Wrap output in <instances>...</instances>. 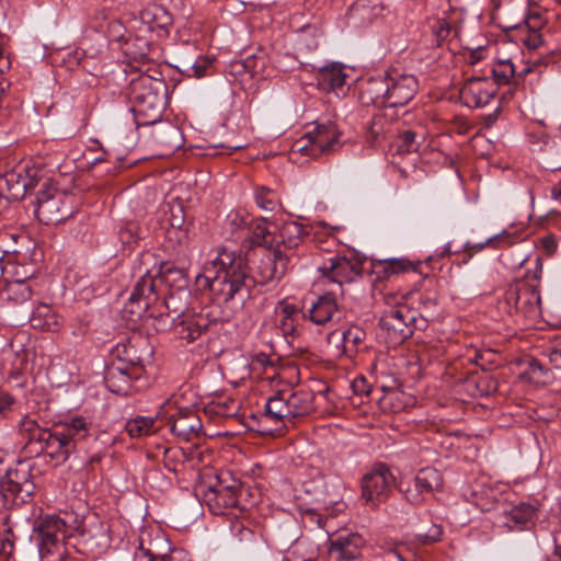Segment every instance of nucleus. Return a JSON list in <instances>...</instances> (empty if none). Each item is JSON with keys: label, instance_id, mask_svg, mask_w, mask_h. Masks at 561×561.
<instances>
[{"label": "nucleus", "instance_id": "bb28decb", "mask_svg": "<svg viewBox=\"0 0 561 561\" xmlns=\"http://www.w3.org/2000/svg\"><path fill=\"white\" fill-rule=\"evenodd\" d=\"M291 397H293V388H284V389L277 390L266 401L265 413L263 414L260 423L266 422V421L279 423L286 417L293 419Z\"/></svg>", "mask_w": 561, "mask_h": 561}, {"label": "nucleus", "instance_id": "6e6552de", "mask_svg": "<svg viewBox=\"0 0 561 561\" xmlns=\"http://www.w3.org/2000/svg\"><path fill=\"white\" fill-rule=\"evenodd\" d=\"M254 255L251 272L248 271V278L252 280L249 284V296L256 285L263 286L271 282H278L286 274L289 262V255L278 248L262 249Z\"/></svg>", "mask_w": 561, "mask_h": 561}, {"label": "nucleus", "instance_id": "4be33fe9", "mask_svg": "<svg viewBox=\"0 0 561 561\" xmlns=\"http://www.w3.org/2000/svg\"><path fill=\"white\" fill-rule=\"evenodd\" d=\"M19 430L25 439L24 451L31 457L43 455L44 444L50 438L51 431L38 425L37 421L25 415L19 422Z\"/></svg>", "mask_w": 561, "mask_h": 561}, {"label": "nucleus", "instance_id": "8fccbe9b", "mask_svg": "<svg viewBox=\"0 0 561 561\" xmlns=\"http://www.w3.org/2000/svg\"><path fill=\"white\" fill-rule=\"evenodd\" d=\"M420 262H412L405 257H388V275L409 271H417Z\"/></svg>", "mask_w": 561, "mask_h": 561}, {"label": "nucleus", "instance_id": "37998d69", "mask_svg": "<svg viewBox=\"0 0 561 561\" xmlns=\"http://www.w3.org/2000/svg\"><path fill=\"white\" fill-rule=\"evenodd\" d=\"M156 419L138 415L127 421L125 431L131 438H141L154 433Z\"/></svg>", "mask_w": 561, "mask_h": 561}, {"label": "nucleus", "instance_id": "338daca9", "mask_svg": "<svg viewBox=\"0 0 561 561\" xmlns=\"http://www.w3.org/2000/svg\"><path fill=\"white\" fill-rule=\"evenodd\" d=\"M450 31H451V27L447 22H445V21L439 22V26L435 32L438 45L440 44L442 41H444L449 35Z\"/></svg>", "mask_w": 561, "mask_h": 561}, {"label": "nucleus", "instance_id": "49530a36", "mask_svg": "<svg viewBox=\"0 0 561 561\" xmlns=\"http://www.w3.org/2000/svg\"><path fill=\"white\" fill-rule=\"evenodd\" d=\"M254 198L256 205L265 211H273L280 206L279 195L270 187L259 186L255 188Z\"/></svg>", "mask_w": 561, "mask_h": 561}, {"label": "nucleus", "instance_id": "dca6fc26", "mask_svg": "<svg viewBox=\"0 0 561 561\" xmlns=\"http://www.w3.org/2000/svg\"><path fill=\"white\" fill-rule=\"evenodd\" d=\"M495 92L496 89L488 75H472L459 89V99L469 108H480L490 103Z\"/></svg>", "mask_w": 561, "mask_h": 561}, {"label": "nucleus", "instance_id": "680f3d73", "mask_svg": "<svg viewBox=\"0 0 561 561\" xmlns=\"http://www.w3.org/2000/svg\"><path fill=\"white\" fill-rule=\"evenodd\" d=\"M259 61L261 64V67L264 65L263 58H257L256 56H250L244 59L242 67L244 71L249 72L251 76H254L257 72V66Z\"/></svg>", "mask_w": 561, "mask_h": 561}, {"label": "nucleus", "instance_id": "e2e57ef3", "mask_svg": "<svg viewBox=\"0 0 561 561\" xmlns=\"http://www.w3.org/2000/svg\"><path fill=\"white\" fill-rule=\"evenodd\" d=\"M228 222L231 226L232 231L241 229L243 227H249V225H248L249 222L245 220V218H243L239 214L230 215L228 217Z\"/></svg>", "mask_w": 561, "mask_h": 561}, {"label": "nucleus", "instance_id": "473e14b6", "mask_svg": "<svg viewBox=\"0 0 561 561\" xmlns=\"http://www.w3.org/2000/svg\"><path fill=\"white\" fill-rule=\"evenodd\" d=\"M141 22L148 25L150 31L158 30L167 36L173 25L172 14L160 4H150L141 10L139 15Z\"/></svg>", "mask_w": 561, "mask_h": 561}, {"label": "nucleus", "instance_id": "5701e85b", "mask_svg": "<svg viewBox=\"0 0 561 561\" xmlns=\"http://www.w3.org/2000/svg\"><path fill=\"white\" fill-rule=\"evenodd\" d=\"M170 431L180 439L190 442L197 436L203 428V423L197 412L191 408H182L168 420Z\"/></svg>", "mask_w": 561, "mask_h": 561}, {"label": "nucleus", "instance_id": "9b49d317", "mask_svg": "<svg viewBox=\"0 0 561 561\" xmlns=\"http://www.w3.org/2000/svg\"><path fill=\"white\" fill-rule=\"evenodd\" d=\"M324 283L336 285L341 296L344 295L343 285L355 282L363 272V263L355 257L334 255L318 267Z\"/></svg>", "mask_w": 561, "mask_h": 561}, {"label": "nucleus", "instance_id": "cd10ccee", "mask_svg": "<svg viewBox=\"0 0 561 561\" xmlns=\"http://www.w3.org/2000/svg\"><path fill=\"white\" fill-rule=\"evenodd\" d=\"M133 369L113 362L105 370L104 382L107 389L116 394L128 396L131 391L134 380H138L141 376L131 375Z\"/></svg>", "mask_w": 561, "mask_h": 561}, {"label": "nucleus", "instance_id": "c85d7f7f", "mask_svg": "<svg viewBox=\"0 0 561 561\" xmlns=\"http://www.w3.org/2000/svg\"><path fill=\"white\" fill-rule=\"evenodd\" d=\"M32 180L21 172L11 171L0 176V196L5 201H20L24 198L31 187Z\"/></svg>", "mask_w": 561, "mask_h": 561}, {"label": "nucleus", "instance_id": "ddd939ff", "mask_svg": "<svg viewBox=\"0 0 561 561\" xmlns=\"http://www.w3.org/2000/svg\"><path fill=\"white\" fill-rule=\"evenodd\" d=\"M35 214L39 221L50 225L67 219L72 211L66 204V196L64 194L44 184L36 196Z\"/></svg>", "mask_w": 561, "mask_h": 561}, {"label": "nucleus", "instance_id": "c03bdc74", "mask_svg": "<svg viewBox=\"0 0 561 561\" xmlns=\"http://www.w3.org/2000/svg\"><path fill=\"white\" fill-rule=\"evenodd\" d=\"M321 84L329 90H336L345 84L346 75L337 65L327 66L319 73Z\"/></svg>", "mask_w": 561, "mask_h": 561}, {"label": "nucleus", "instance_id": "3c124183", "mask_svg": "<svg viewBox=\"0 0 561 561\" xmlns=\"http://www.w3.org/2000/svg\"><path fill=\"white\" fill-rule=\"evenodd\" d=\"M230 531L240 543H252L256 540L255 533L247 527L241 520L232 522Z\"/></svg>", "mask_w": 561, "mask_h": 561}, {"label": "nucleus", "instance_id": "2eb2a0df", "mask_svg": "<svg viewBox=\"0 0 561 561\" xmlns=\"http://www.w3.org/2000/svg\"><path fill=\"white\" fill-rule=\"evenodd\" d=\"M388 476L391 477L399 491L404 494L407 501L414 505L420 504L423 501L422 493H431L434 490L439 489L443 482L439 471L432 467L421 469L414 477L415 490H412L410 488V482H407L403 479H401L397 484L396 477L389 467Z\"/></svg>", "mask_w": 561, "mask_h": 561}, {"label": "nucleus", "instance_id": "f03ea898", "mask_svg": "<svg viewBox=\"0 0 561 561\" xmlns=\"http://www.w3.org/2000/svg\"><path fill=\"white\" fill-rule=\"evenodd\" d=\"M161 286L171 290H188V278L185 270L169 263H162L157 276L147 273L134 286L125 308L131 314L141 318L142 314L159 302Z\"/></svg>", "mask_w": 561, "mask_h": 561}, {"label": "nucleus", "instance_id": "864d4df0", "mask_svg": "<svg viewBox=\"0 0 561 561\" xmlns=\"http://www.w3.org/2000/svg\"><path fill=\"white\" fill-rule=\"evenodd\" d=\"M443 527L438 524H433L426 531L416 534L417 541L422 545H432L442 539Z\"/></svg>", "mask_w": 561, "mask_h": 561}, {"label": "nucleus", "instance_id": "4468645a", "mask_svg": "<svg viewBox=\"0 0 561 561\" xmlns=\"http://www.w3.org/2000/svg\"><path fill=\"white\" fill-rule=\"evenodd\" d=\"M340 131L335 123L328 121L323 124H317L313 130L308 131L297 146L307 140L308 144L298 147L299 151L306 154L318 157L322 153L334 151L339 145Z\"/></svg>", "mask_w": 561, "mask_h": 561}, {"label": "nucleus", "instance_id": "f257e3e1", "mask_svg": "<svg viewBox=\"0 0 561 561\" xmlns=\"http://www.w3.org/2000/svg\"><path fill=\"white\" fill-rule=\"evenodd\" d=\"M215 275L207 277L208 288L218 304L243 305L249 298L247 259L241 252L222 248L213 261Z\"/></svg>", "mask_w": 561, "mask_h": 561}, {"label": "nucleus", "instance_id": "f3484780", "mask_svg": "<svg viewBox=\"0 0 561 561\" xmlns=\"http://www.w3.org/2000/svg\"><path fill=\"white\" fill-rule=\"evenodd\" d=\"M417 91V80L412 73L397 67L388 68V107L407 105Z\"/></svg>", "mask_w": 561, "mask_h": 561}, {"label": "nucleus", "instance_id": "c9c22d12", "mask_svg": "<svg viewBox=\"0 0 561 561\" xmlns=\"http://www.w3.org/2000/svg\"><path fill=\"white\" fill-rule=\"evenodd\" d=\"M306 234V228L301 224L286 221L279 228V240L275 248L280 249V247H284L287 250H294L302 243Z\"/></svg>", "mask_w": 561, "mask_h": 561}, {"label": "nucleus", "instance_id": "4d7b16f0", "mask_svg": "<svg viewBox=\"0 0 561 561\" xmlns=\"http://www.w3.org/2000/svg\"><path fill=\"white\" fill-rule=\"evenodd\" d=\"M170 211H171V216H170L169 221H170L171 227L181 229L185 222L183 207L180 204H178V205L172 206Z\"/></svg>", "mask_w": 561, "mask_h": 561}, {"label": "nucleus", "instance_id": "4c0bfd02", "mask_svg": "<svg viewBox=\"0 0 561 561\" xmlns=\"http://www.w3.org/2000/svg\"><path fill=\"white\" fill-rule=\"evenodd\" d=\"M91 423L82 416H76L70 422L66 423L59 431L65 436L66 440L81 442L89 436Z\"/></svg>", "mask_w": 561, "mask_h": 561}, {"label": "nucleus", "instance_id": "0e129e2a", "mask_svg": "<svg viewBox=\"0 0 561 561\" xmlns=\"http://www.w3.org/2000/svg\"><path fill=\"white\" fill-rule=\"evenodd\" d=\"M554 551L548 557L547 561H561V531L557 533L553 537Z\"/></svg>", "mask_w": 561, "mask_h": 561}, {"label": "nucleus", "instance_id": "9d476101", "mask_svg": "<svg viewBox=\"0 0 561 561\" xmlns=\"http://www.w3.org/2000/svg\"><path fill=\"white\" fill-rule=\"evenodd\" d=\"M66 523L56 515H46L34 523L31 540L35 541L42 558L62 553Z\"/></svg>", "mask_w": 561, "mask_h": 561}, {"label": "nucleus", "instance_id": "412c9836", "mask_svg": "<svg viewBox=\"0 0 561 561\" xmlns=\"http://www.w3.org/2000/svg\"><path fill=\"white\" fill-rule=\"evenodd\" d=\"M78 545L83 553L99 554L111 545L110 526L103 522H94L84 526L78 537Z\"/></svg>", "mask_w": 561, "mask_h": 561}, {"label": "nucleus", "instance_id": "72a5a7b5", "mask_svg": "<svg viewBox=\"0 0 561 561\" xmlns=\"http://www.w3.org/2000/svg\"><path fill=\"white\" fill-rule=\"evenodd\" d=\"M365 331L357 325H352L342 331H333L329 334V343L333 341L342 343V353L352 356L357 352L358 345L365 339Z\"/></svg>", "mask_w": 561, "mask_h": 561}, {"label": "nucleus", "instance_id": "7c9ffc66", "mask_svg": "<svg viewBox=\"0 0 561 561\" xmlns=\"http://www.w3.org/2000/svg\"><path fill=\"white\" fill-rule=\"evenodd\" d=\"M277 328L285 337L296 336L299 334L298 325L301 319L307 316L293 304L280 301L276 307Z\"/></svg>", "mask_w": 561, "mask_h": 561}, {"label": "nucleus", "instance_id": "7ed1b4c3", "mask_svg": "<svg viewBox=\"0 0 561 561\" xmlns=\"http://www.w3.org/2000/svg\"><path fill=\"white\" fill-rule=\"evenodd\" d=\"M304 491L311 497L316 507L306 508L304 515L319 528L327 529L328 517H333L346 508L343 502V484L337 478L327 477L320 472L304 481Z\"/></svg>", "mask_w": 561, "mask_h": 561}, {"label": "nucleus", "instance_id": "603ef678", "mask_svg": "<svg viewBox=\"0 0 561 561\" xmlns=\"http://www.w3.org/2000/svg\"><path fill=\"white\" fill-rule=\"evenodd\" d=\"M383 121H385V117L382 114H377V115H374V117H373L369 136L367 139V141L371 146L381 144L386 138V134L383 133Z\"/></svg>", "mask_w": 561, "mask_h": 561}, {"label": "nucleus", "instance_id": "f8f14e48", "mask_svg": "<svg viewBox=\"0 0 561 561\" xmlns=\"http://www.w3.org/2000/svg\"><path fill=\"white\" fill-rule=\"evenodd\" d=\"M222 321L219 312L210 307L203 308L199 312H191L173 322V331L187 343L197 340L211 325H216Z\"/></svg>", "mask_w": 561, "mask_h": 561}, {"label": "nucleus", "instance_id": "e433bc0d", "mask_svg": "<svg viewBox=\"0 0 561 561\" xmlns=\"http://www.w3.org/2000/svg\"><path fill=\"white\" fill-rule=\"evenodd\" d=\"M316 394L312 390L307 388H293L291 397V412L293 419L304 416L314 410Z\"/></svg>", "mask_w": 561, "mask_h": 561}, {"label": "nucleus", "instance_id": "393cba45", "mask_svg": "<svg viewBox=\"0 0 561 561\" xmlns=\"http://www.w3.org/2000/svg\"><path fill=\"white\" fill-rule=\"evenodd\" d=\"M413 314L405 306H396L388 310V343L401 344L412 334L410 323Z\"/></svg>", "mask_w": 561, "mask_h": 561}, {"label": "nucleus", "instance_id": "ea45409f", "mask_svg": "<svg viewBox=\"0 0 561 561\" xmlns=\"http://www.w3.org/2000/svg\"><path fill=\"white\" fill-rule=\"evenodd\" d=\"M248 225L251 243L263 247V249H273L274 239L271 237L267 221L264 218L252 219Z\"/></svg>", "mask_w": 561, "mask_h": 561}, {"label": "nucleus", "instance_id": "052dcab7", "mask_svg": "<svg viewBox=\"0 0 561 561\" xmlns=\"http://www.w3.org/2000/svg\"><path fill=\"white\" fill-rule=\"evenodd\" d=\"M524 44L529 49H537L542 45V36L538 31L531 30L524 38Z\"/></svg>", "mask_w": 561, "mask_h": 561}, {"label": "nucleus", "instance_id": "69168bd1", "mask_svg": "<svg viewBox=\"0 0 561 561\" xmlns=\"http://www.w3.org/2000/svg\"><path fill=\"white\" fill-rule=\"evenodd\" d=\"M484 58V49L482 47H479L478 49L471 50L468 54L467 62L470 66L478 65L482 59Z\"/></svg>", "mask_w": 561, "mask_h": 561}, {"label": "nucleus", "instance_id": "a18cd8bd", "mask_svg": "<svg viewBox=\"0 0 561 561\" xmlns=\"http://www.w3.org/2000/svg\"><path fill=\"white\" fill-rule=\"evenodd\" d=\"M215 59L209 57L198 56L195 59H182L181 66L178 68L181 71H192V77L203 78L208 75V69L213 66Z\"/></svg>", "mask_w": 561, "mask_h": 561}, {"label": "nucleus", "instance_id": "09e8293b", "mask_svg": "<svg viewBox=\"0 0 561 561\" xmlns=\"http://www.w3.org/2000/svg\"><path fill=\"white\" fill-rule=\"evenodd\" d=\"M414 399L405 392L392 388L388 385V410L391 412H400L407 407L413 404Z\"/></svg>", "mask_w": 561, "mask_h": 561}, {"label": "nucleus", "instance_id": "79ce46f5", "mask_svg": "<svg viewBox=\"0 0 561 561\" xmlns=\"http://www.w3.org/2000/svg\"><path fill=\"white\" fill-rule=\"evenodd\" d=\"M369 282L371 283L374 296L379 295L386 298V260L370 261L368 271Z\"/></svg>", "mask_w": 561, "mask_h": 561}, {"label": "nucleus", "instance_id": "6ab92c4d", "mask_svg": "<svg viewBox=\"0 0 561 561\" xmlns=\"http://www.w3.org/2000/svg\"><path fill=\"white\" fill-rule=\"evenodd\" d=\"M386 463L377 462L362 481V496L366 504L377 507L386 501Z\"/></svg>", "mask_w": 561, "mask_h": 561}, {"label": "nucleus", "instance_id": "a211bd4d", "mask_svg": "<svg viewBox=\"0 0 561 561\" xmlns=\"http://www.w3.org/2000/svg\"><path fill=\"white\" fill-rule=\"evenodd\" d=\"M190 299V289L168 291L159 306L156 304V307L150 308V310L145 312L142 316L160 317L165 314L170 317L172 321H175L176 319L192 312L188 310Z\"/></svg>", "mask_w": 561, "mask_h": 561}, {"label": "nucleus", "instance_id": "58836bf2", "mask_svg": "<svg viewBox=\"0 0 561 561\" xmlns=\"http://www.w3.org/2000/svg\"><path fill=\"white\" fill-rule=\"evenodd\" d=\"M15 536L9 513H0V554L11 557L14 551Z\"/></svg>", "mask_w": 561, "mask_h": 561}, {"label": "nucleus", "instance_id": "a19ab883", "mask_svg": "<svg viewBox=\"0 0 561 561\" xmlns=\"http://www.w3.org/2000/svg\"><path fill=\"white\" fill-rule=\"evenodd\" d=\"M398 135L390 145V151L394 153H411L417 151L420 142L416 140V134L411 129L400 131L399 128L394 130Z\"/></svg>", "mask_w": 561, "mask_h": 561}, {"label": "nucleus", "instance_id": "2f4dec72", "mask_svg": "<svg viewBox=\"0 0 561 561\" xmlns=\"http://www.w3.org/2000/svg\"><path fill=\"white\" fill-rule=\"evenodd\" d=\"M148 126H153L150 135L157 145L169 150H174L181 147L182 134L176 125L169 121H162L159 118L158 123L149 124Z\"/></svg>", "mask_w": 561, "mask_h": 561}, {"label": "nucleus", "instance_id": "a878e982", "mask_svg": "<svg viewBox=\"0 0 561 561\" xmlns=\"http://www.w3.org/2000/svg\"><path fill=\"white\" fill-rule=\"evenodd\" d=\"M545 64V59L538 58L531 61V65L524 66L519 71L511 59H502L493 64L488 76L491 75L493 78V84L505 85L510 84L512 79L518 77L524 78L527 73L535 71L540 65Z\"/></svg>", "mask_w": 561, "mask_h": 561}, {"label": "nucleus", "instance_id": "c756f323", "mask_svg": "<svg viewBox=\"0 0 561 561\" xmlns=\"http://www.w3.org/2000/svg\"><path fill=\"white\" fill-rule=\"evenodd\" d=\"M336 296L337 291L333 289L319 296L308 310L309 320L318 325L332 321L334 316L339 313Z\"/></svg>", "mask_w": 561, "mask_h": 561}, {"label": "nucleus", "instance_id": "0eeeda50", "mask_svg": "<svg viewBox=\"0 0 561 561\" xmlns=\"http://www.w3.org/2000/svg\"><path fill=\"white\" fill-rule=\"evenodd\" d=\"M242 482L229 470H222L215 477V482L203 491V500L215 515L225 514L228 508L239 505L242 493Z\"/></svg>", "mask_w": 561, "mask_h": 561}, {"label": "nucleus", "instance_id": "423d86ee", "mask_svg": "<svg viewBox=\"0 0 561 561\" xmlns=\"http://www.w3.org/2000/svg\"><path fill=\"white\" fill-rule=\"evenodd\" d=\"M33 465L20 460L13 467L0 458V505L5 510L18 507L32 500L36 484L32 474Z\"/></svg>", "mask_w": 561, "mask_h": 561}, {"label": "nucleus", "instance_id": "6e6d98bb", "mask_svg": "<svg viewBox=\"0 0 561 561\" xmlns=\"http://www.w3.org/2000/svg\"><path fill=\"white\" fill-rule=\"evenodd\" d=\"M547 373L548 370L543 367V365L539 360L533 358L528 363V368L525 371V375H527L529 379L536 382H540Z\"/></svg>", "mask_w": 561, "mask_h": 561}, {"label": "nucleus", "instance_id": "de8ad7c7", "mask_svg": "<svg viewBox=\"0 0 561 561\" xmlns=\"http://www.w3.org/2000/svg\"><path fill=\"white\" fill-rule=\"evenodd\" d=\"M30 322L34 329H41L44 331H55L58 327V323L54 314H50L48 307L37 309L32 314Z\"/></svg>", "mask_w": 561, "mask_h": 561}, {"label": "nucleus", "instance_id": "f704fd0d", "mask_svg": "<svg viewBox=\"0 0 561 561\" xmlns=\"http://www.w3.org/2000/svg\"><path fill=\"white\" fill-rule=\"evenodd\" d=\"M73 450L75 444L66 440L59 431H55L44 444L43 455L49 456L56 462H65Z\"/></svg>", "mask_w": 561, "mask_h": 561}, {"label": "nucleus", "instance_id": "774afa93", "mask_svg": "<svg viewBox=\"0 0 561 561\" xmlns=\"http://www.w3.org/2000/svg\"><path fill=\"white\" fill-rule=\"evenodd\" d=\"M549 360L556 368L561 369V343L558 347L550 350Z\"/></svg>", "mask_w": 561, "mask_h": 561}, {"label": "nucleus", "instance_id": "1a4fd4ad", "mask_svg": "<svg viewBox=\"0 0 561 561\" xmlns=\"http://www.w3.org/2000/svg\"><path fill=\"white\" fill-rule=\"evenodd\" d=\"M112 354L119 365L133 369L131 375L142 376L146 365L152 362L153 347L147 336L133 334L117 343Z\"/></svg>", "mask_w": 561, "mask_h": 561}, {"label": "nucleus", "instance_id": "b1692460", "mask_svg": "<svg viewBox=\"0 0 561 561\" xmlns=\"http://www.w3.org/2000/svg\"><path fill=\"white\" fill-rule=\"evenodd\" d=\"M537 504L520 502L504 512V526L511 531H523L533 528L538 519Z\"/></svg>", "mask_w": 561, "mask_h": 561}, {"label": "nucleus", "instance_id": "13d9d810", "mask_svg": "<svg viewBox=\"0 0 561 561\" xmlns=\"http://www.w3.org/2000/svg\"><path fill=\"white\" fill-rule=\"evenodd\" d=\"M421 309L424 316H433V310L437 307L438 299L436 296H421Z\"/></svg>", "mask_w": 561, "mask_h": 561}, {"label": "nucleus", "instance_id": "5fc2aeb1", "mask_svg": "<svg viewBox=\"0 0 561 561\" xmlns=\"http://www.w3.org/2000/svg\"><path fill=\"white\" fill-rule=\"evenodd\" d=\"M110 41L117 43H127L125 37L126 28L119 20H112L107 24L106 30Z\"/></svg>", "mask_w": 561, "mask_h": 561}, {"label": "nucleus", "instance_id": "bf43d9fd", "mask_svg": "<svg viewBox=\"0 0 561 561\" xmlns=\"http://www.w3.org/2000/svg\"><path fill=\"white\" fill-rule=\"evenodd\" d=\"M159 561H192L190 554L183 549H172L168 554H161Z\"/></svg>", "mask_w": 561, "mask_h": 561}, {"label": "nucleus", "instance_id": "aec40b11", "mask_svg": "<svg viewBox=\"0 0 561 561\" xmlns=\"http://www.w3.org/2000/svg\"><path fill=\"white\" fill-rule=\"evenodd\" d=\"M364 539L356 533L341 534L329 538V557L334 561H354L360 556Z\"/></svg>", "mask_w": 561, "mask_h": 561}, {"label": "nucleus", "instance_id": "20e7f679", "mask_svg": "<svg viewBox=\"0 0 561 561\" xmlns=\"http://www.w3.org/2000/svg\"><path fill=\"white\" fill-rule=\"evenodd\" d=\"M534 264V271L527 273L526 279L511 283L499 301V307L510 316L530 322L541 316V297L538 289L542 274L541 259L537 256Z\"/></svg>", "mask_w": 561, "mask_h": 561}, {"label": "nucleus", "instance_id": "39448f33", "mask_svg": "<svg viewBox=\"0 0 561 561\" xmlns=\"http://www.w3.org/2000/svg\"><path fill=\"white\" fill-rule=\"evenodd\" d=\"M168 87L161 79L139 76L130 82V101L134 122L137 127L158 123L165 104Z\"/></svg>", "mask_w": 561, "mask_h": 561}]
</instances>
